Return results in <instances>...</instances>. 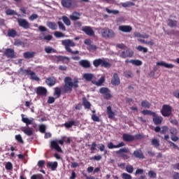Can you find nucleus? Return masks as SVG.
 I'll list each match as a JSON object with an SVG mask.
<instances>
[{
	"label": "nucleus",
	"instance_id": "nucleus-6",
	"mask_svg": "<svg viewBox=\"0 0 179 179\" xmlns=\"http://www.w3.org/2000/svg\"><path fill=\"white\" fill-rule=\"evenodd\" d=\"M101 35L105 38H113L115 37V33H114V31L108 28H104L102 29Z\"/></svg>",
	"mask_w": 179,
	"mask_h": 179
},
{
	"label": "nucleus",
	"instance_id": "nucleus-31",
	"mask_svg": "<svg viewBox=\"0 0 179 179\" xmlns=\"http://www.w3.org/2000/svg\"><path fill=\"white\" fill-rule=\"evenodd\" d=\"M106 81V78L104 76H102L100 78V79L98 81H96L95 80H92L93 85H96V86H101L103 83Z\"/></svg>",
	"mask_w": 179,
	"mask_h": 179
},
{
	"label": "nucleus",
	"instance_id": "nucleus-55",
	"mask_svg": "<svg viewBox=\"0 0 179 179\" xmlns=\"http://www.w3.org/2000/svg\"><path fill=\"white\" fill-rule=\"evenodd\" d=\"M126 171L129 173V174H132L134 173V166L132 165H127L126 166Z\"/></svg>",
	"mask_w": 179,
	"mask_h": 179
},
{
	"label": "nucleus",
	"instance_id": "nucleus-5",
	"mask_svg": "<svg viewBox=\"0 0 179 179\" xmlns=\"http://www.w3.org/2000/svg\"><path fill=\"white\" fill-rule=\"evenodd\" d=\"M64 137L62 140H59L58 141L53 140L50 142V148L51 149H54L55 150H56V152L62 153V149L61 148V147H59V145H64ZM58 143H59V145H58Z\"/></svg>",
	"mask_w": 179,
	"mask_h": 179
},
{
	"label": "nucleus",
	"instance_id": "nucleus-23",
	"mask_svg": "<svg viewBox=\"0 0 179 179\" xmlns=\"http://www.w3.org/2000/svg\"><path fill=\"white\" fill-rule=\"evenodd\" d=\"M4 55L7 57V58H13L15 57V50L11 48H7L4 51Z\"/></svg>",
	"mask_w": 179,
	"mask_h": 179
},
{
	"label": "nucleus",
	"instance_id": "nucleus-53",
	"mask_svg": "<svg viewBox=\"0 0 179 179\" xmlns=\"http://www.w3.org/2000/svg\"><path fill=\"white\" fill-rule=\"evenodd\" d=\"M54 35L55 37H57V38H61V37H65V34L61 31H55L54 33Z\"/></svg>",
	"mask_w": 179,
	"mask_h": 179
},
{
	"label": "nucleus",
	"instance_id": "nucleus-59",
	"mask_svg": "<svg viewBox=\"0 0 179 179\" xmlns=\"http://www.w3.org/2000/svg\"><path fill=\"white\" fill-rule=\"evenodd\" d=\"M39 131L41 132V134H45V124H40L39 126Z\"/></svg>",
	"mask_w": 179,
	"mask_h": 179
},
{
	"label": "nucleus",
	"instance_id": "nucleus-62",
	"mask_svg": "<svg viewBox=\"0 0 179 179\" xmlns=\"http://www.w3.org/2000/svg\"><path fill=\"white\" fill-rule=\"evenodd\" d=\"M135 140L137 139H145V135L141 134H137L134 136Z\"/></svg>",
	"mask_w": 179,
	"mask_h": 179
},
{
	"label": "nucleus",
	"instance_id": "nucleus-18",
	"mask_svg": "<svg viewBox=\"0 0 179 179\" xmlns=\"http://www.w3.org/2000/svg\"><path fill=\"white\" fill-rule=\"evenodd\" d=\"M134 157H136V159H145V155H143V152H142V150L137 149L134 151L133 152Z\"/></svg>",
	"mask_w": 179,
	"mask_h": 179
},
{
	"label": "nucleus",
	"instance_id": "nucleus-16",
	"mask_svg": "<svg viewBox=\"0 0 179 179\" xmlns=\"http://www.w3.org/2000/svg\"><path fill=\"white\" fill-rule=\"evenodd\" d=\"M45 83L50 87H52V86H55L57 83V78H55V77H48L45 80Z\"/></svg>",
	"mask_w": 179,
	"mask_h": 179
},
{
	"label": "nucleus",
	"instance_id": "nucleus-25",
	"mask_svg": "<svg viewBox=\"0 0 179 179\" xmlns=\"http://www.w3.org/2000/svg\"><path fill=\"white\" fill-rule=\"evenodd\" d=\"M36 94L38 96H45L47 94V89L43 87H38L36 88Z\"/></svg>",
	"mask_w": 179,
	"mask_h": 179
},
{
	"label": "nucleus",
	"instance_id": "nucleus-63",
	"mask_svg": "<svg viewBox=\"0 0 179 179\" xmlns=\"http://www.w3.org/2000/svg\"><path fill=\"white\" fill-rule=\"evenodd\" d=\"M44 164H45V161L44 160H40L38 162V166L40 169H43L44 167Z\"/></svg>",
	"mask_w": 179,
	"mask_h": 179
},
{
	"label": "nucleus",
	"instance_id": "nucleus-54",
	"mask_svg": "<svg viewBox=\"0 0 179 179\" xmlns=\"http://www.w3.org/2000/svg\"><path fill=\"white\" fill-rule=\"evenodd\" d=\"M168 131H169V127L163 126L161 127L160 134H162V135H165V134H166Z\"/></svg>",
	"mask_w": 179,
	"mask_h": 179
},
{
	"label": "nucleus",
	"instance_id": "nucleus-10",
	"mask_svg": "<svg viewBox=\"0 0 179 179\" xmlns=\"http://www.w3.org/2000/svg\"><path fill=\"white\" fill-rule=\"evenodd\" d=\"M22 73H24V75L31 76V79L32 80H36L37 82L40 80V78L36 76V73H34V71H32L31 70H23Z\"/></svg>",
	"mask_w": 179,
	"mask_h": 179
},
{
	"label": "nucleus",
	"instance_id": "nucleus-1",
	"mask_svg": "<svg viewBox=\"0 0 179 179\" xmlns=\"http://www.w3.org/2000/svg\"><path fill=\"white\" fill-rule=\"evenodd\" d=\"M79 80L78 78L74 79V82H72V78L71 77H66L64 78V85L61 87H56L55 88L54 96H56V99H59L62 93H71L72 92L73 87L78 89L79 87Z\"/></svg>",
	"mask_w": 179,
	"mask_h": 179
},
{
	"label": "nucleus",
	"instance_id": "nucleus-12",
	"mask_svg": "<svg viewBox=\"0 0 179 179\" xmlns=\"http://www.w3.org/2000/svg\"><path fill=\"white\" fill-rule=\"evenodd\" d=\"M82 31H84L85 34L87 36H89L90 37L94 36V31H93L91 27H89V26L83 27V29H82Z\"/></svg>",
	"mask_w": 179,
	"mask_h": 179
},
{
	"label": "nucleus",
	"instance_id": "nucleus-24",
	"mask_svg": "<svg viewBox=\"0 0 179 179\" xmlns=\"http://www.w3.org/2000/svg\"><path fill=\"white\" fill-rule=\"evenodd\" d=\"M83 78L87 80V82H92L96 79V77L92 73H84Z\"/></svg>",
	"mask_w": 179,
	"mask_h": 179
},
{
	"label": "nucleus",
	"instance_id": "nucleus-27",
	"mask_svg": "<svg viewBox=\"0 0 179 179\" xmlns=\"http://www.w3.org/2000/svg\"><path fill=\"white\" fill-rule=\"evenodd\" d=\"M157 65L159 66H164V68H168L169 69H171L174 68V65L173 64H167L164 62H157Z\"/></svg>",
	"mask_w": 179,
	"mask_h": 179
},
{
	"label": "nucleus",
	"instance_id": "nucleus-37",
	"mask_svg": "<svg viewBox=\"0 0 179 179\" xmlns=\"http://www.w3.org/2000/svg\"><path fill=\"white\" fill-rule=\"evenodd\" d=\"M47 26L49 29H51V30H57L58 29V25H57V23L55 22H48Z\"/></svg>",
	"mask_w": 179,
	"mask_h": 179
},
{
	"label": "nucleus",
	"instance_id": "nucleus-58",
	"mask_svg": "<svg viewBox=\"0 0 179 179\" xmlns=\"http://www.w3.org/2000/svg\"><path fill=\"white\" fill-rule=\"evenodd\" d=\"M122 178H123V179H132V176L130 174H128L127 173H123L122 174Z\"/></svg>",
	"mask_w": 179,
	"mask_h": 179
},
{
	"label": "nucleus",
	"instance_id": "nucleus-48",
	"mask_svg": "<svg viewBox=\"0 0 179 179\" xmlns=\"http://www.w3.org/2000/svg\"><path fill=\"white\" fill-rule=\"evenodd\" d=\"M151 145H152V146H154L155 148H159V146H160V143L157 138H153L151 141Z\"/></svg>",
	"mask_w": 179,
	"mask_h": 179
},
{
	"label": "nucleus",
	"instance_id": "nucleus-36",
	"mask_svg": "<svg viewBox=\"0 0 179 179\" xmlns=\"http://www.w3.org/2000/svg\"><path fill=\"white\" fill-rule=\"evenodd\" d=\"M107 114H108V118H110V120L114 118V117H115V113L113 112V110L111 109V106H110L107 107Z\"/></svg>",
	"mask_w": 179,
	"mask_h": 179
},
{
	"label": "nucleus",
	"instance_id": "nucleus-17",
	"mask_svg": "<svg viewBox=\"0 0 179 179\" xmlns=\"http://www.w3.org/2000/svg\"><path fill=\"white\" fill-rule=\"evenodd\" d=\"M122 140L124 142H134L135 141V136L129 134H123Z\"/></svg>",
	"mask_w": 179,
	"mask_h": 179
},
{
	"label": "nucleus",
	"instance_id": "nucleus-50",
	"mask_svg": "<svg viewBox=\"0 0 179 179\" xmlns=\"http://www.w3.org/2000/svg\"><path fill=\"white\" fill-rule=\"evenodd\" d=\"M6 15H7L8 16H10L12 15H17V13L14 10L8 8L6 10Z\"/></svg>",
	"mask_w": 179,
	"mask_h": 179
},
{
	"label": "nucleus",
	"instance_id": "nucleus-49",
	"mask_svg": "<svg viewBox=\"0 0 179 179\" xmlns=\"http://www.w3.org/2000/svg\"><path fill=\"white\" fill-rule=\"evenodd\" d=\"M105 10L107 13H113V15H118L120 13L118 10H110L108 8H106Z\"/></svg>",
	"mask_w": 179,
	"mask_h": 179
},
{
	"label": "nucleus",
	"instance_id": "nucleus-34",
	"mask_svg": "<svg viewBox=\"0 0 179 179\" xmlns=\"http://www.w3.org/2000/svg\"><path fill=\"white\" fill-rule=\"evenodd\" d=\"M8 37H12L13 38H15L16 36H17V31L15 30L14 29H8L7 32Z\"/></svg>",
	"mask_w": 179,
	"mask_h": 179
},
{
	"label": "nucleus",
	"instance_id": "nucleus-2",
	"mask_svg": "<svg viewBox=\"0 0 179 179\" xmlns=\"http://www.w3.org/2000/svg\"><path fill=\"white\" fill-rule=\"evenodd\" d=\"M115 155L118 156V157H120L123 160H129L131 159V156L132 155V153L131 152V150H129V148H122L120 150L115 152Z\"/></svg>",
	"mask_w": 179,
	"mask_h": 179
},
{
	"label": "nucleus",
	"instance_id": "nucleus-8",
	"mask_svg": "<svg viewBox=\"0 0 179 179\" xmlns=\"http://www.w3.org/2000/svg\"><path fill=\"white\" fill-rule=\"evenodd\" d=\"M120 58H132V57H134V51L127 48L120 54Z\"/></svg>",
	"mask_w": 179,
	"mask_h": 179
},
{
	"label": "nucleus",
	"instance_id": "nucleus-57",
	"mask_svg": "<svg viewBox=\"0 0 179 179\" xmlns=\"http://www.w3.org/2000/svg\"><path fill=\"white\" fill-rule=\"evenodd\" d=\"M5 168L6 170L10 171L12 169H13V165L12 164V162H7L6 164Z\"/></svg>",
	"mask_w": 179,
	"mask_h": 179
},
{
	"label": "nucleus",
	"instance_id": "nucleus-13",
	"mask_svg": "<svg viewBox=\"0 0 179 179\" xmlns=\"http://www.w3.org/2000/svg\"><path fill=\"white\" fill-rule=\"evenodd\" d=\"M17 23L20 27H23V29H29L30 27V24L29 22L24 19L17 18Z\"/></svg>",
	"mask_w": 179,
	"mask_h": 179
},
{
	"label": "nucleus",
	"instance_id": "nucleus-41",
	"mask_svg": "<svg viewBox=\"0 0 179 179\" xmlns=\"http://www.w3.org/2000/svg\"><path fill=\"white\" fill-rule=\"evenodd\" d=\"M62 20L66 26H71V20L65 15L62 17Z\"/></svg>",
	"mask_w": 179,
	"mask_h": 179
},
{
	"label": "nucleus",
	"instance_id": "nucleus-9",
	"mask_svg": "<svg viewBox=\"0 0 179 179\" xmlns=\"http://www.w3.org/2000/svg\"><path fill=\"white\" fill-rule=\"evenodd\" d=\"M99 93H101V94H104L105 100H110L112 97L111 94L110 93V90L107 87H101Z\"/></svg>",
	"mask_w": 179,
	"mask_h": 179
},
{
	"label": "nucleus",
	"instance_id": "nucleus-45",
	"mask_svg": "<svg viewBox=\"0 0 179 179\" xmlns=\"http://www.w3.org/2000/svg\"><path fill=\"white\" fill-rule=\"evenodd\" d=\"M45 52L46 54H51V52H57V50H55L51 46H48L45 48Z\"/></svg>",
	"mask_w": 179,
	"mask_h": 179
},
{
	"label": "nucleus",
	"instance_id": "nucleus-38",
	"mask_svg": "<svg viewBox=\"0 0 179 179\" xmlns=\"http://www.w3.org/2000/svg\"><path fill=\"white\" fill-rule=\"evenodd\" d=\"M26 43L22 41L20 39H15L14 45L17 47H26Z\"/></svg>",
	"mask_w": 179,
	"mask_h": 179
},
{
	"label": "nucleus",
	"instance_id": "nucleus-20",
	"mask_svg": "<svg viewBox=\"0 0 179 179\" xmlns=\"http://www.w3.org/2000/svg\"><path fill=\"white\" fill-rule=\"evenodd\" d=\"M152 121L155 125H160L163 122V117L162 116L157 115L155 113V115L152 116Z\"/></svg>",
	"mask_w": 179,
	"mask_h": 179
},
{
	"label": "nucleus",
	"instance_id": "nucleus-46",
	"mask_svg": "<svg viewBox=\"0 0 179 179\" xmlns=\"http://www.w3.org/2000/svg\"><path fill=\"white\" fill-rule=\"evenodd\" d=\"M57 24L59 26V30H62V31H66V27H65V25H64V23H62V22L58 21Z\"/></svg>",
	"mask_w": 179,
	"mask_h": 179
},
{
	"label": "nucleus",
	"instance_id": "nucleus-60",
	"mask_svg": "<svg viewBox=\"0 0 179 179\" xmlns=\"http://www.w3.org/2000/svg\"><path fill=\"white\" fill-rule=\"evenodd\" d=\"M170 134H171V135L176 136L178 134V130L174 127H172L170 129Z\"/></svg>",
	"mask_w": 179,
	"mask_h": 179
},
{
	"label": "nucleus",
	"instance_id": "nucleus-30",
	"mask_svg": "<svg viewBox=\"0 0 179 179\" xmlns=\"http://www.w3.org/2000/svg\"><path fill=\"white\" fill-rule=\"evenodd\" d=\"M36 55V52H25L23 54L24 58L25 59H30V58H34V56Z\"/></svg>",
	"mask_w": 179,
	"mask_h": 179
},
{
	"label": "nucleus",
	"instance_id": "nucleus-43",
	"mask_svg": "<svg viewBox=\"0 0 179 179\" xmlns=\"http://www.w3.org/2000/svg\"><path fill=\"white\" fill-rule=\"evenodd\" d=\"M156 113L152 111V110H143L141 111V114H143V115H155Z\"/></svg>",
	"mask_w": 179,
	"mask_h": 179
},
{
	"label": "nucleus",
	"instance_id": "nucleus-15",
	"mask_svg": "<svg viewBox=\"0 0 179 179\" xmlns=\"http://www.w3.org/2000/svg\"><path fill=\"white\" fill-rule=\"evenodd\" d=\"M55 59L57 62H63V64H69V57L66 56H55Z\"/></svg>",
	"mask_w": 179,
	"mask_h": 179
},
{
	"label": "nucleus",
	"instance_id": "nucleus-47",
	"mask_svg": "<svg viewBox=\"0 0 179 179\" xmlns=\"http://www.w3.org/2000/svg\"><path fill=\"white\" fill-rule=\"evenodd\" d=\"M129 63L135 65L136 66H141V65H142V61L141 60H130Z\"/></svg>",
	"mask_w": 179,
	"mask_h": 179
},
{
	"label": "nucleus",
	"instance_id": "nucleus-56",
	"mask_svg": "<svg viewBox=\"0 0 179 179\" xmlns=\"http://www.w3.org/2000/svg\"><path fill=\"white\" fill-rule=\"evenodd\" d=\"M136 50H137L138 51H143L144 53L148 52V49H147V48H143V47H142V45H138V46H137V47H136Z\"/></svg>",
	"mask_w": 179,
	"mask_h": 179
},
{
	"label": "nucleus",
	"instance_id": "nucleus-44",
	"mask_svg": "<svg viewBox=\"0 0 179 179\" xmlns=\"http://www.w3.org/2000/svg\"><path fill=\"white\" fill-rule=\"evenodd\" d=\"M123 8H129V6H135V3L132 1H127L122 3Z\"/></svg>",
	"mask_w": 179,
	"mask_h": 179
},
{
	"label": "nucleus",
	"instance_id": "nucleus-14",
	"mask_svg": "<svg viewBox=\"0 0 179 179\" xmlns=\"http://www.w3.org/2000/svg\"><path fill=\"white\" fill-rule=\"evenodd\" d=\"M125 146V143L120 142L117 145H114L113 142H110L108 143V149H120V148H124Z\"/></svg>",
	"mask_w": 179,
	"mask_h": 179
},
{
	"label": "nucleus",
	"instance_id": "nucleus-4",
	"mask_svg": "<svg viewBox=\"0 0 179 179\" xmlns=\"http://www.w3.org/2000/svg\"><path fill=\"white\" fill-rule=\"evenodd\" d=\"M93 65L95 68H99V66H102L103 68H110L111 64L107 62L106 59H96L93 61Z\"/></svg>",
	"mask_w": 179,
	"mask_h": 179
},
{
	"label": "nucleus",
	"instance_id": "nucleus-33",
	"mask_svg": "<svg viewBox=\"0 0 179 179\" xmlns=\"http://www.w3.org/2000/svg\"><path fill=\"white\" fill-rule=\"evenodd\" d=\"M71 20H79L80 19V13L78 12H73L72 15L69 16Z\"/></svg>",
	"mask_w": 179,
	"mask_h": 179
},
{
	"label": "nucleus",
	"instance_id": "nucleus-39",
	"mask_svg": "<svg viewBox=\"0 0 179 179\" xmlns=\"http://www.w3.org/2000/svg\"><path fill=\"white\" fill-rule=\"evenodd\" d=\"M167 24L169 27H176L177 26V21L171 19H168L166 21Z\"/></svg>",
	"mask_w": 179,
	"mask_h": 179
},
{
	"label": "nucleus",
	"instance_id": "nucleus-61",
	"mask_svg": "<svg viewBox=\"0 0 179 179\" xmlns=\"http://www.w3.org/2000/svg\"><path fill=\"white\" fill-rule=\"evenodd\" d=\"M124 73L125 78H132V76H134V74L131 71H125Z\"/></svg>",
	"mask_w": 179,
	"mask_h": 179
},
{
	"label": "nucleus",
	"instance_id": "nucleus-7",
	"mask_svg": "<svg viewBox=\"0 0 179 179\" xmlns=\"http://www.w3.org/2000/svg\"><path fill=\"white\" fill-rule=\"evenodd\" d=\"M173 111V108L170 105H163L161 113L163 117H170Z\"/></svg>",
	"mask_w": 179,
	"mask_h": 179
},
{
	"label": "nucleus",
	"instance_id": "nucleus-29",
	"mask_svg": "<svg viewBox=\"0 0 179 179\" xmlns=\"http://www.w3.org/2000/svg\"><path fill=\"white\" fill-rule=\"evenodd\" d=\"M47 166L51 169L52 171H55L57 170V167H58V162H48Z\"/></svg>",
	"mask_w": 179,
	"mask_h": 179
},
{
	"label": "nucleus",
	"instance_id": "nucleus-42",
	"mask_svg": "<svg viewBox=\"0 0 179 179\" xmlns=\"http://www.w3.org/2000/svg\"><path fill=\"white\" fill-rule=\"evenodd\" d=\"M22 132L25 134V135H27L28 136H31L33 135V131L29 128H24L22 129Z\"/></svg>",
	"mask_w": 179,
	"mask_h": 179
},
{
	"label": "nucleus",
	"instance_id": "nucleus-19",
	"mask_svg": "<svg viewBox=\"0 0 179 179\" xmlns=\"http://www.w3.org/2000/svg\"><path fill=\"white\" fill-rule=\"evenodd\" d=\"M119 30L123 33H131L132 31V27L131 25H120L119 26Z\"/></svg>",
	"mask_w": 179,
	"mask_h": 179
},
{
	"label": "nucleus",
	"instance_id": "nucleus-40",
	"mask_svg": "<svg viewBox=\"0 0 179 179\" xmlns=\"http://www.w3.org/2000/svg\"><path fill=\"white\" fill-rule=\"evenodd\" d=\"M152 106L151 103L147 100H143L141 101V107L143 108H150V106Z\"/></svg>",
	"mask_w": 179,
	"mask_h": 179
},
{
	"label": "nucleus",
	"instance_id": "nucleus-22",
	"mask_svg": "<svg viewBox=\"0 0 179 179\" xmlns=\"http://www.w3.org/2000/svg\"><path fill=\"white\" fill-rule=\"evenodd\" d=\"M22 121L24 122V124H26L27 126L31 125L33 124V121H34V118L30 117H24V115L22 114Z\"/></svg>",
	"mask_w": 179,
	"mask_h": 179
},
{
	"label": "nucleus",
	"instance_id": "nucleus-28",
	"mask_svg": "<svg viewBox=\"0 0 179 179\" xmlns=\"http://www.w3.org/2000/svg\"><path fill=\"white\" fill-rule=\"evenodd\" d=\"M39 38L40 40H45L46 41H51V40H52V35L45 36V34L43 32L41 34H39Z\"/></svg>",
	"mask_w": 179,
	"mask_h": 179
},
{
	"label": "nucleus",
	"instance_id": "nucleus-26",
	"mask_svg": "<svg viewBox=\"0 0 179 179\" xmlns=\"http://www.w3.org/2000/svg\"><path fill=\"white\" fill-rule=\"evenodd\" d=\"M79 66L83 68L89 69L91 66L90 62L86 59H81L79 62Z\"/></svg>",
	"mask_w": 179,
	"mask_h": 179
},
{
	"label": "nucleus",
	"instance_id": "nucleus-35",
	"mask_svg": "<svg viewBox=\"0 0 179 179\" xmlns=\"http://www.w3.org/2000/svg\"><path fill=\"white\" fill-rule=\"evenodd\" d=\"M76 125L78 124H76V121L75 120H71L68 122L64 123V127L67 129L72 128V127H76Z\"/></svg>",
	"mask_w": 179,
	"mask_h": 179
},
{
	"label": "nucleus",
	"instance_id": "nucleus-21",
	"mask_svg": "<svg viewBox=\"0 0 179 179\" xmlns=\"http://www.w3.org/2000/svg\"><path fill=\"white\" fill-rule=\"evenodd\" d=\"M111 83L113 85V86H118L121 83V81L120 80V77L118 76V74L115 73L113 74V77L111 80Z\"/></svg>",
	"mask_w": 179,
	"mask_h": 179
},
{
	"label": "nucleus",
	"instance_id": "nucleus-64",
	"mask_svg": "<svg viewBox=\"0 0 179 179\" xmlns=\"http://www.w3.org/2000/svg\"><path fill=\"white\" fill-rule=\"evenodd\" d=\"M148 176L150 178H156V173H155L153 171H150L148 172Z\"/></svg>",
	"mask_w": 179,
	"mask_h": 179
},
{
	"label": "nucleus",
	"instance_id": "nucleus-32",
	"mask_svg": "<svg viewBox=\"0 0 179 179\" xmlns=\"http://www.w3.org/2000/svg\"><path fill=\"white\" fill-rule=\"evenodd\" d=\"M83 106H84L85 109L89 110L92 107V103H90L89 102V101H87V99H86V97H83Z\"/></svg>",
	"mask_w": 179,
	"mask_h": 179
},
{
	"label": "nucleus",
	"instance_id": "nucleus-52",
	"mask_svg": "<svg viewBox=\"0 0 179 179\" xmlns=\"http://www.w3.org/2000/svg\"><path fill=\"white\" fill-rule=\"evenodd\" d=\"M15 140L17 141V142H18V143H21L22 145H23V143H24V142L23 141V138H22V135L18 134V135H15Z\"/></svg>",
	"mask_w": 179,
	"mask_h": 179
},
{
	"label": "nucleus",
	"instance_id": "nucleus-3",
	"mask_svg": "<svg viewBox=\"0 0 179 179\" xmlns=\"http://www.w3.org/2000/svg\"><path fill=\"white\" fill-rule=\"evenodd\" d=\"M62 45H64L65 50L67 52H70V54H73L76 55L79 54V50L73 51L71 49V47H75V42L71 39H66L62 41Z\"/></svg>",
	"mask_w": 179,
	"mask_h": 179
},
{
	"label": "nucleus",
	"instance_id": "nucleus-51",
	"mask_svg": "<svg viewBox=\"0 0 179 179\" xmlns=\"http://www.w3.org/2000/svg\"><path fill=\"white\" fill-rule=\"evenodd\" d=\"M31 179H44V176L41 173L34 174L31 176Z\"/></svg>",
	"mask_w": 179,
	"mask_h": 179
},
{
	"label": "nucleus",
	"instance_id": "nucleus-11",
	"mask_svg": "<svg viewBox=\"0 0 179 179\" xmlns=\"http://www.w3.org/2000/svg\"><path fill=\"white\" fill-rule=\"evenodd\" d=\"M61 5L66 9H71L73 6V1L72 0H62Z\"/></svg>",
	"mask_w": 179,
	"mask_h": 179
}]
</instances>
